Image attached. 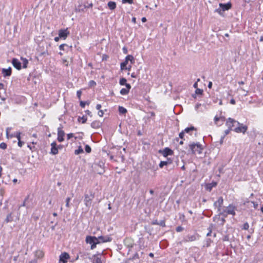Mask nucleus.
<instances>
[{
	"label": "nucleus",
	"mask_w": 263,
	"mask_h": 263,
	"mask_svg": "<svg viewBox=\"0 0 263 263\" xmlns=\"http://www.w3.org/2000/svg\"><path fill=\"white\" fill-rule=\"evenodd\" d=\"M189 152L191 153L192 154H200L202 153V145L199 143H192L189 145Z\"/></svg>",
	"instance_id": "obj_1"
},
{
	"label": "nucleus",
	"mask_w": 263,
	"mask_h": 263,
	"mask_svg": "<svg viewBox=\"0 0 263 263\" xmlns=\"http://www.w3.org/2000/svg\"><path fill=\"white\" fill-rule=\"evenodd\" d=\"M94 198L95 194L92 192H90L89 194L86 193L85 194L84 202L85 206L88 209L91 206L92 201Z\"/></svg>",
	"instance_id": "obj_2"
},
{
	"label": "nucleus",
	"mask_w": 263,
	"mask_h": 263,
	"mask_svg": "<svg viewBox=\"0 0 263 263\" xmlns=\"http://www.w3.org/2000/svg\"><path fill=\"white\" fill-rule=\"evenodd\" d=\"M236 209V208L235 206H233L232 204H230L227 208L223 211L222 212H220L219 214H224L225 217L227 216V214L235 215V210Z\"/></svg>",
	"instance_id": "obj_3"
},
{
	"label": "nucleus",
	"mask_w": 263,
	"mask_h": 263,
	"mask_svg": "<svg viewBox=\"0 0 263 263\" xmlns=\"http://www.w3.org/2000/svg\"><path fill=\"white\" fill-rule=\"evenodd\" d=\"M226 124L229 128H230L232 130H233L232 129L233 127H234L235 128L238 125H240V123L239 122H238L237 121H236L232 118H229L228 120L226 122Z\"/></svg>",
	"instance_id": "obj_4"
},
{
	"label": "nucleus",
	"mask_w": 263,
	"mask_h": 263,
	"mask_svg": "<svg viewBox=\"0 0 263 263\" xmlns=\"http://www.w3.org/2000/svg\"><path fill=\"white\" fill-rule=\"evenodd\" d=\"M63 126L60 124V126L58 128V138L57 140L59 142H61L64 140V137L65 135L64 131L63 130Z\"/></svg>",
	"instance_id": "obj_5"
},
{
	"label": "nucleus",
	"mask_w": 263,
	"mask_h": 263,
	"mask_svg": "<svg viewBox=\"0 0 263 263\" xmlns=\"http://www.w3.org/2000/svg\"><path fill=\"white\" fill-rule=\"evenodd\" d=\"M14 216L13 215V212L10 213L7 215L5 221L6 223H9L14 220H18L19 219L20 214H17L16 216H15V219H14Z\"/></svg>",
	"instance_id": "obj_6"
},
{
	"label": "nucleus",
	"mask_w": 263,
	"mask_h": 263,
	"mask_svg": "<svg viewBox=\"0 0 263 263\" xmlns=\"http://www.w3.org/2000/svg\"><path fill=\"white\" fill-rule=\"evenodd\" d=\"M69 33L70 32L68 30L67 28L64 29H60L58 33L59 37L63 40H65Z\"/></svg>",
	"instance_id": "obj_7"
},
{
	"label": "nucleus",
	"mask_w": 263,
	"mask_h": 263,
	"mask_svg": "<svg viewBox=\"0 0 263 263\" xmlns=\"http://www.w3.org/2000/svg\"><path fill=\"white\" fill-rule=\"evenodd\" d=\"M248 129V127L246 125H243L242 124H240V125H238L235 128H234V130L236 133H242L243 134L245 133Z\"/></svg>",
	"instance_id": "obj_8"
},
{
	"label": "nucleus",
	"mask_w": 263,
	"mask_h": 263,
	"mask_svg": "<svg viewBox=\"0 0 263 263\" xmlns=\"http://www.w3.org/2000/svg\"><path fill=\"white\" fill-rule=\"evenodd\" d=\"M159 153H161L163 155V156L165 157L169 155H172L173 154V151L168 147H165L163 150H160L159 151Z\"/></svg>",
	"instance_id": "obj_9"
},
{
	"label": "nucleus",
	"mask_w": 263,
	"mask_h": 263,
	"mask_svg": "<svg viewBox=\"0 0 263 263\" xmlns=\"http://www.w3.org/2000/svg\"><path fill=\"white\" fill-rule=\"evenodd\" d=\"M86 243H89L90 245L95 243L96 241H100L98 240V238H97L95 236H88L86 237L85 240Z\"/></svg>",
	"instance_id": "obj_10"
},
{
	"label": "nucleus",
	"mask_w": 263,
	"mask_h": 263,
	"mask_svg": "<svg viewBox=\"0 0 263 263\" xmlns=\"http://www.w3.org/2000/svg\"><path fill=\"white\" fill-rule=\"evenodd\" d=\"M223 199L222 197H220L218 200L214 203V206L217 208L218 211H220L221 207L223 204Z\"/></svg>",
	"instance_id": "obj_11"
},
{
	"label": "nucleus",
	"mask_w": 263,
	"mask_h": 263,
	"mask_svg": "<svg viewBox=\"0 0 263 263\" xmlns=\"http://www.w3.org/2000/svg\"><path fill=\"white\" fill-rule=\"evenodd\" d=\"M69 257V255L67 253H62L60 256V263H66L67 262V259H68Z\"/></svg>",
	"instance_id": "obj_12"
},
{
	"label": "nucleus",
	"mask_w": 263,
	"mask_h": 263,
	"mask_svg": "<svg viewBox=\"0 0 263 263\" xmlns=\"http://www.w3.org/2000/svg\"><path fill=\"white\" fill-rule=\"evenodd\" d=\"M98 240L100 241V242H110L112 240V238L109 236H100L98 237Z\"/></svg>",
	"instance_id": "obj_13"
},
{
	"label": "nucleus",
	"mask_w": 263,
	"mask_h": 263,
	"mask_svg": "<svg viewBox=\"0 0 263 263\" xmlns=\"http://www.w3.org/2000/svg\"><path fill=\"white\" fill-rule=\"evenodd\" d=\"M219 7H220L223 11L228 10L232 7L231 3L229 2L227 4L220 3L219 4Z\"/></svg>",
	"instance_id": "obj_14"
},
{
	"label": "nucleus",
	"mask_w": 263,
	"mask_h": 263,
	"mask_svg": "<svg viewBox=\"0 0 263 263\" xmlns=\"http://www.w3.org/2000/svg\"><path fill=\"white\" fill-rule=\"evenodd\" d=\"M197 234L195 235H187L184 238V241L185 242L193 241L197 239Z\"/></svg>",
	"instance_id": "obj_15"
},
{
	"label": "nucleus",
	"mask_w": 263,
	"mask_h": 263,
	"mask_svg": "<svg viewBox=\"0 0 263 263\" xmlns=\"http://www.w3.org/2000/svg\"><path fill=\"white\" fill-rule=\"evenodd\" d=\"M12 64L16 69L18 70L21 69V63L19 61L18 59L16 58H13L12 60Z\"/></svg>",
	"instance_id": "obj_16"
},
{
	"label": "nucleus",
	"mask_w": 263,
	"mask_h": 263,
	"mask_svg": "<svg viewBox=\"0 0 263 263\" xmlns=\"http://www.w3.org/2000/svg\"><path fill=\"white\" fill-rule=\"evenodd\" d=\"M2 72L4 76V77H9L11 75L12 73V69L11 67H9L7 69L3 68L2 70Z\"/></svg>",
	"instance_id": "obj_17"
},
{
	"label": "nucleus",
	"mask_w": 263,
	"mask_h": 263,
	"mask_svg": "<svg viewBox=\"0 0 263 263\" xmlns=\"http://www.w3.org/2000/svg\"><path fill=\"white\" fill-rule=\"evenodd\" d=\"M51 154L52 155H56L58 153V148L57 145V143L55 142H53L51 144Z\"/></svg>",
	"instance_id": "obj_18"
},
{
	"label": "nucleus",
	"mask_w": 263,
	"mask_h": 263,
	"mask_svg": "<svg viewBox=\"0 0 263 263\" xmlns=\"http://www.w3.org/2000/svg\"><path fill=\"white\" fill-rule=\"evenodd\" d=\"M102 125V123L99 121H94L91 124V126L93 128L97 129L100 128Z\"/></svg>",
	"instance_id": "obj_19"
},
{
	"label": "nucleus",
	"mask_w": 263,
	"mask_h": 263,
	"mask_svg": "<svg viewBox=\"0 0 263 263\" xmlns=\"http://www.w3.org/2000/svg\"><path fill=\"white\" fill-rule=\"evenodd\" d=\"M172 163V160L170 159H167L166 161H161L159 163V167L162 168L164 165H168Z\"/></svg>",
	"instance_id": "obj_20"
},
{
	"label": "nucleus",
	"mask_w": 263,
	"mask_h": 263,
	"mask_svg": "<svg viewBox=\"0 0 263 263\" xmlns=\"http://www.w3.org/2000/svg\"><path fill=\"white\" fill-rule=\"evenodd\" d=\"M124 243L126 246H127L128 248H132L133 247L134 243L133 241L129 238H127L124 240Z\"/></svg>",
	"instance_id": "obj_21"
},
{
	"label": "nucleus",
	"mask_w": 263,
	"mask_h": 263,
	"mask_svg": "<svg viewBox=\"0 0 263 263\" xmlns=\"http://www.w3.org/2000/svg\"><path fill=\"white\" fill-rule=\"evenodd\" d=\"M107 6L110 10H113L116 8V3L115 2L110 1L108 3Z\"/></svg>",
	"instance_id": "obj_22"
},
{
	"label": "nucleus",
	"mask_w": 263,
	"mask_h": 263,
	"mask_svg": "<svg viewBox=\"0 0 263 263\" xmlns=\"http://www.w3.org/2000/svg\"><path fill=\"white\" fill-rule=\"evenodd\" d=\"M125 61L127 62H128V61H130L131 64H133L135 62V59L133 55H128L125 58Z\"/></svg>",
	"instance_id": "obj_23"
},
{
	"label": "nucleus",
	"mask_w": 263,
	"mask_h": 263,
	"mask_svg": "<svg viewBox=\"0 0 263 263\" xmlns=\"http://www.w3.org/2000/svg\"><path fill=\"white\" fill-rule=\"evenodd\" d=\"M119 114L121 115H124L127 112V109L123 106H119L118 109Z\"/></svg>",
	"instance_id": "obj_24"
},
{
	"label": "nucleus",
	"mask_w": 263,
	"mask_h": 263,
	"mask_svg": "<svg viewBox=\"0 0 263 263\" xmlns=\"http://www.w3.org/2000/svg\"><path fill=\"white\" fill-rule=\"evenodd\" d=\"M35 255L36 257L37 258H42L44 256V253L41 250H37L36 252H35Z\"/></svg>",
	"instance_id": "obj_25"
},
{
	"label": "nucleus",
	"mask_w": 263,
	"mask_h": 263,
	"mask_svg": "<svg viewBox=\"0 0 263 263\" xmlns=\"http://www.w3.org/2000/svg\"><path fill=\"white\" fill-rule=\"evenodd\" d=\"M92 261V263H102L101 259L99 257H98L96 255H94L93 256Z\"/></svg>",
	"instance_id": "obj_26"
},
{
	"label": "nucleus",
	"mask_w": 263,
	"mask_h": 263,
	"mask_svg": "<svg viewBox=\"0 0 263 263\" xmlns=\"http://www.w3.org/2000/svg\"><path fill=\"white\" fill-rule=\"evenodd\" d=\"M21 60L23 62V68H26L27 67V64L28 63V60L25 58H21Z\"/></svg>",
	"instance_id": "obj_27"
},
{
	"label": "nucleus",
	"mask_w": 263,
	"mask_h": 263,
	"mask_svg": "<svg viewBox=\"0 0 263 263\" xmlns=\"http://www.w3.org/2000/svg\"><path fill=\"white\" fill-rule=\"evenodd\" d=\"M220 214H219V215H218V217H214L213 218V220L214 221H216V219H218V220H220L221 221V224L223 225L224 224V223L226 221V220L224 219V218H220L219 216H220Z\"/></svg>",
	"instance_id": "obj_28"
},
{
	"label": "nucleus",
	"mask_w": 263,
	"mask_h": 263,
	"mask_svg": "<svg viewBox=\"0 0 263 263\" xmlns=\"http://www.w3.org/2000/svg\"><path fill=\"white\" fill-rule=\"evenodd\" d=\"M29 196L28 195L25 199L23 203L21 204L20 205L18 206V210L21 208V207L22 206H27V200H28L29 199Z\"/></svg>",
	"instance_id": "obj_29"
},
{
	"label": "nucleus",
	"mask_w": 263,
	"mask_h": 263,
	"mask_svg": "<svg viewBox=\"0 0 263 263\" xmlns=\"http://www.w3.org/2000/svg\"><path fill=\"white\" fill-rule=\"evenodd\" d=\"M195 129H196L194 126H191L190 127H187V128H185V129L183 131L184 132V133H190V132L195 130Z\"/></svg>",
	"instance_id": "obj_30"
},
{
	"label": "nucleus",
	"mask_w": 263,
	"mask_h": 263,
	"mask_svg": "<svg viewBox=\"0 0 263 263\" xmlns=\"http://www.w3.org/2000/svg\"><path fill=\"white\" fill-rule=\"evenodd\" d=\"M221 120L222 122H223L224 121V117H218L217 116H215L214 117V122L216 124H218V121L220 120Z\"/></svg>",
	"instance_id": "obj_31"
},
{
	"label": "nucleus",
	"mask_w": 263,
	"mask_h": 263,
	"mask_svg": "<svg viewBox=\"0 0 263 263\" xmlns=\"http://www.w3.org/2000/svg\"><path fill=\"white\" fill-rule=\"evenodd\" d=\"M83 153V149L81 146H79L78 149H76L74 151V154L79 155Z\"/></svg>",
	"instance_id": "obj_32"
},
{
	"label": "nucleus",
	"mask_w": 263,
	"mask_h": 263,
	"mask_svg": "<svg viewBox=\"0 0 263 263\" xmlns=\"http://www.w3.org/2000/svg\"><path fill=\"white\" fill-rule=\"evenodd\" d=\"M120 92L122 95H126L128 93L129 90H128V89L122 88Z\"/></svg>",
	"instance_id": "obj_33"
},
{
	"label": "nucleus",
	"mask_w": 263,
	"mask_h": 263,
	"mask_svg": "<svg viewBox=\"0 0 263 263\" xmlns=\"http://www.w3.org/2000/svg\"><path fill=\"white\" fill-rule=\"evenodd\" d=\"M87 119V117H86L85 116H83L82 117H79L78 120V121L80 122L81 121V120H82V123L83 124H84L86 122Z\"/></svg>",
	"instance_id": "obj_34"
},
{
	"label": "nucleus",
	"mask_w": 263,
	"mask_h": 263,
	"mask_svg": "<svg viewBox=\"0 0 263 263\" xmlns=\"http://www.w3.org/2000/svg\"><path fill=\"white\" fill-rule=\"evenodd\" d=\"M126 81L127 80L125 78H122L120 80L119 83L121 85H125L127 83Z\"/></svg>",
	"instance_id": "obj_35"
},
{
	"label": "nucleus",
	"mask_w": 263,
	"mask_h": 263,
	"mask_svg": "<svg viewBox=\"0 0 263 263\" xmlns=\"http://www.w3.org/2000/svg\"><path fill=\"white\" fill-rule=\"evenodd\" d=\"M127 64H128V62H127L125 61H124L123 62L121 63V65H120L121 69L122 70L124 69Z\"/></svg>",
	"instance_id": "obj_36"
},
{
	"label": "nucleus",
	"mask_w": 263,
	"mask_h": 263,
	"mask_svg": "<svg viewBox=\"0 0 263 263\" xmlns=\"http://www.w3.org/2000/svg\"><path fill=\"white\" fill-rule=\"evenodd\" d=\"M215 12L218 13L220 15H223V11H222V9L220 7H219V8L215 9Z\"/></svg>",
	"instance_id": "obj_37"
},
{
	"label": "nucleus",
	"mask_w": 263,
	"mask_h": 263,
	"mask_svg": "<svg viewBox=\"0 0 263 263\" xmlns=\"http://www.w3.org/2000/svg\"><path fill=\"white\" fill-rule=\"evenodd\" d=\"M85 150L86 153H90L91 151V148L88 145H86L85 146Z\"/></svg>",
	"instance_id": "obj_38"
},
{
	"label": "nucleus",
	"mask_w": 263,
	"mask_h": 263,
	"mask_svg": "<svg viewBox=\"0 0 263 263\" xmlns=\"http://www.w3.org/2000/svg\"><path fill=\"white\" fill-rule=\"evenodd\" d=\"M249 228V224L247 222H246L243 224L242 229L245 230H248Z\"/></svg>",
	"instance_id": "obj_39"
},
{
	"label": "nucleus",
	"mask_w": 263,
	"mask_h": 263,
	"mask_svg": "<svg viewBox=\"0 0 263 263\" xmlns=\"http://www.w3.org/2000/svg\"><path fill=\"white\" fill-rule=\"evenodd\" d=\"M7 145L6 143L2 142L0 144V148L5 149L7 148Z\"/></svg>",
	"instance_id": "obj_40"
},
{
	"label": "nucleus",
	"mask_w": 263,
	"mask_h": 263,
	"mask_svg": "<svg viewBox=\"0 0 263 263\" xmlns=\"http://www.w3.org/2000/svg\"><path fill=\"white\" fill-rule=\"evenodd\" d=\"M70 200H71V198L70 197H67L66 199V206L67 208L70 207L69 202H70Z\"/></svg>",
	"instance_id": "obj_41"
},
{
	"label": "nucleus",
	"mask_w": 263,
	"mask_h": 263,
	"mask_svg": "<svg viewBox=\"0 0 263 263\" xmlns=\"http://www.w3.org/2000/svg\"><path fill=\"white\" fill-rule=\"evenodd\" d=\"M202 92H203V90L199 89V88H197L195 90V93L197 95H201L202 93Z\"/></svg>",
	"instance_id": "obj_42"
},
{
	"label": "nucleus",
	"mask_w": 263,
	"mask_h": 263,
	"mask_svg": "<svg viewBox=\"0 0 263 263\" xmlns=\"http://www.w3.org/2000/svg\"><path fill=\"white\" fill-rule=\"evenodd\" d=\"M212 227H213V225H212V224H211V225L210 226V227H209V228H208L209 232H208V233H207V234H206V236H211V233H212Z\"/></svg>",
	"instance_id": "obj_43"
},
{
	"label": "nucleus",
	"mask_w": 263,
	"mask_h": 263,
	"mask_svg": "<svg viewBox=\"0 0 263 263\" xmlns=\"http://www.w3.org/2000/svg\"><path fill=\"white\" fill-rule=\"evenodd\" d=\"M158 225L159 226H160L162 227H165V221L164 220H162L161 221H160L159 222V223H158Z\"/></svg>",
	"instance_id": "obj_44"
},
{
	"label": "nucleus",
	"mask_w": 263,
	"mask_h": 263,
	"mask_svg": "<svg viewBox=\"0 0 263 263\" xmlns=\"http://www.w3.org/2000/svg\"><path fill=\"white\" fill-rule=\"evenodd\" d=\"M89 104V103L87 102H84V101H81L80 102V105L81 106V107L82 108H84L85 106V105L86 104Z\"/></svg>",
	"instance_id": "obj_45"
},
{
	"label": "nucleus",
	"mask_w": 263,
	"mask_h": 263,
	"mask_svg": "<svg viewBox=\"0 0 263 263\" xmlns=\"http://www.w3.org/2000/svg\"><path fill=\"white\" fill-rule=\"evenodd\" d=\"M122 3H128L129 4H132L133 3V0H122Z\"/></svg>",
	"instance_id": "obj_46"
},
{
	"label": "nucleus",
	"mask_w": 263,
	"mask_h": 263,
	"mask_svg": "<svg viewBox=\"0 0 263 263\" xmlns=\"http://www.w3.org/2000/svg\"><path fill=\"white\" fill-rule=\"evenodd\" d=\"M89 86L93 87L96 85V83L94 81L91 80L89 81Z\"/></svg>",
	"instance_id": "obj_47"
},
{
	"label": "nucleus",
	"mask_w": 263,
	"mask_h": 263,
	"mask_svg": "<svg viewBox=\"0 0 263 263\" xmlns=\"http://www.w3.org/2000/svg\"><path fill=\"white\" fill-rule=\"evenodd\" d=\"M100 243V241H96L95 243L91 245V249H94L96 247V245Z\"/></svg>",
	"instance_id": "obj_48"
},
{
	"label": "nucleus",
	"mask_w": 263,
	"mask_h": 263,
	"mask_svg": "<svg viewBox=\"0 0 263 263\" xmlns=\"http://www.w3.org/2000/svg\"><path fill=\"white\" fill-rule=\"evenodd\" d=\"M176 230L177 232H180L183 230V228L181 226H178L176 228Z\"/></svg>",
	"instance_id": "obj_49"
},
{
	"label": "nucleus",
	"mask_w": 263,
	"mask_h": 263,
	"mask_svg": "<svg viewBox=\"0 0 263 263\" xmlns=\"http://www.w3.org/2000/svg\"><path fill=\"white\" fill-rule=\"evenodd\" d=\"M184 136V132L182 131L181 133L179 134V137L180 139H183Z\"/></svg>",
	"instance_id": "obj_50"
},
{
	"label": "nucleus",
	"mask_w": 263,
	"mask_h": 263,
	"mask_svg": "<svg viewBox=\"0 0 263 263\" xmlns=\"http://www.w3.org/2000/svg\"><path fill=\"white\" fill-rule=\"evenodd\" d=\"M98 115L100 117H103V115H104V112H103V111L102 110H99V111H98Z\"/></svg>",
	"instance_id": "obj_51"
},
{
	"label": "nucleus",
	"mask_w": 263,
	"mask_h": 263,
	"mask_svg": "<svg viewBox=\"0 0 263 263\" xmlns=\"http://www.w3.org/2000/svg\"><path fill=\"white\" fill-rule=\"evenodd\" d=\"M251 203L253 204V206L255 209H257V208L258 207V204L256 202L251 201Z\"/></svg>",
	"instance_id": "obj_52"
},
{
	"label": "nucleus",
	"mask_w": 263,
	"mask_h": 263,
	"mask_svg": "<svg viewBox=\"0 0 263 263\" xmlns=\"http://www.w3.org/2000/svg\"><path fill=\"white\" fill-rule=\"evenodd\" d=\"M73 137V134L72 133H69L67 135V138L68 140L70 139V138H71Z\"/></svg>",
	"instance_id": "obj_53"
},
{
	"label": "nucleus",
	"mask_w": 263,
	"mask_h": 263,
	"mask_svg": "<svg viewBox=\"0 0 263 263\" xmlns=\"http://www.w3.org/2000/svg\"><path fill=\"white\" fill-rule=\"evenodd\" d=\"M81 94H82V91L81 90H78L77 92V97L79 99H80V98H81Z\"/></svg>",
	"instance_id": "obj_54"
},
{
	"label": "nucleus",
	"mask_w": 263,
	"mask_h": 263,
	"mask_svg": "<svg viewBox=\"0 0 263 263\" xmlns=\"http://www.w3.org/2000/svg\"><path fill=\"white\" fill-rule=\"evenodd\" d=\"M67 46L66 44H61L60 46H59V49L61 50H64V46Z\"/></svg>",
	"instance_id": "obj_55"
},
{
	"label": "nucleus",
	"mask_w": 263,
	"mask_h": 263,
	"mask_svg": "<svg viewBox=\"0 0 263 263\" xmlns=\"http://www.w3.org/2000/svg\"><path fill=\"white\" fill-rule=\"evenodd\" d=\"M200 81V79H197V81L196 82H195L194 85H193V87L195 88H197V86H198V84H197V82Z\"/></svg>",
	"instance_id": "obj_56"
},
{
	"label": "nucleus",
	"mask_w": 263,
	"mask_h": 263,
	"mask_svg": "<svg viewBox=\"0 0 263 263\" xmlns=\"http://www.w3.org/2000/svg\"><path fill=\"white\" fill-rule=\"evenodd\" d=\"M232 130L231 129L228 128V129H227L224 131L225 135L224 136H225L226 135H227L228 134H229L230 130Z\"/></svg>",
	"instance_id": "obj_57"
},
{
	"label": "nucleus",
	"mask_w": 263,
	"mask_h": 263,
	"mask_svg": "<svg viewBox=\"0 0 263 263\" xmlns=\"http://www.w3.org/2000/svg\"><path fill=\"white\" fill-rule=\"evenodd\" d=\"M125 86H126V88L125 89H128V90H130V89L131 88V86L128 83H126L125 85Z\"/></svg>",
	"instance_id": "obj_58"
},
{
	"label": "nucleus",
	"mask_w": 263,
	"mask_h": 263,
	"mask_svg": "<svg viewBox=\"0 0 263 263\" xmlns=\"http://www.w3.org/2000/svg\"><path fill=\"white\" fill-rule=\"evenodd\" d=\"M229 240V236L228 235H225L223 238V241H228Z\"/></svg>",
	"instance_id": "obj_59"
},
{
	"label": "nucleus",
	"mask_w": 263,
	"mask_h": 263,
	"mask_svg": "<svg viewBox=\"0 0 263 263\" xmlns=\"http://www.w3.org/2000/svg\"><path fill=\"white\" fill-rule=\"evenodd\" d=\"M24 144V142L21 141V140H19L18 142V145L20 146V147H22V145H23Z\"/></svg>",
	"instance_id": "obj_60"
},
{
	"label": "nucleus",
	"mask_w": 263,
	"mask_h": 263,
	"mask_svg": "<svg viewBox=\"0 0 263 263\" xmlns=\"http://www.w3.org/2000/svg\"><path fill=\"white\" fill-rule=\"evenodd\" d=\"M122 50L124 54H126L127 53V49L125 47H124Z\"/></svg>",
	"instance_id": "obj_61"
},
{
	"label": "nucleus",
	"mask_w": 263,
	"mask_h": 263,
	"mask_svg": "<svg viewBox=\"0 0 263 263\" xmlns=\"http://www.w3.org/2000/svg\"><path fill=\"white\" fill-rule=\"evenodd\" d=\"M101 107H102V106H101V104H97V105H96V109H98V110H101L100 109H101Z\"/></svg>",
	"instance_id": "obj_62"
},
{
	"label": "nucleus",
	"mask_w": 263,
	"mask_h": 263,
	"mask_svg": "<svg viewBox=\"0 0 263 263\" xmlns=\"http://www.w3.org/2000/svg\"><path fill=\"white\" fill-rule=\"evenodd\" d=\"M230 103L233 104V105H234L235 104L236 102H235V100L234 99H231L230 100Z\"/></svg>",
	"instance_id": "obj_63"
},
{
	"label": "nucleus",
	"mask_w": 263,
	"mask_h": 263,
	"mask_svg": "<svg viewBox=\"0 0 263 263\" xmlns=\"http://www.w3.org/2000/svg\"><path fill=\"white\" fill-rule=\"evenodd\" d=\"M206 241H207V247H208L210 246V243L212 242V240H211V239L208 238L207 239Z\"/></svg>",
	"instance_id": "obj_64"
}]
</instances>
